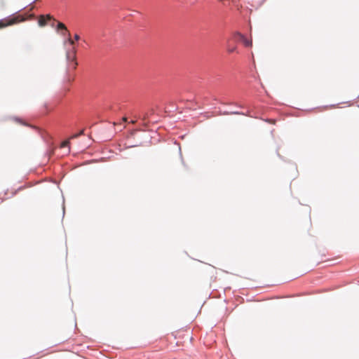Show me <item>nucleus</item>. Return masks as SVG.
<instances>
[{
  "mask_svg": "<svg viewBox=\"0 0 359 359\" xmlns=\"http://www.w3.org/2000/svg\"><path fill=\"white\" fill-rule=\"evenodd\" d=\"M221 114L227 115V114H238V115H245L248 116V114L239 111H227L224 110V111L221 112Z\"/></svg>",
  "mask_w": 359,
  "mask_h": 359,
  "instance_id": "obj_4",
  "label": "nucleus"
},
{
  "mask_svg": "<svg viewBox=\"0 0 359 359\" xmlns=\"http://www.w3.org/2000/svg\"><path fill=\"white\" fill-rule=\"evenodd\" d=\"M56 30L57 32L60 31L64 36L67 35V38L64 40V45L66 46L67 43H68L69 46V48L66 50L67 69L68 71L75 69L77 66V62L76 60V48L74 41L71 39L70 33L65 24L60 22H57Z\"/></svg>",
  "mask_w": 359,
  "mask_h": 359,
  "instance_id": "obj_1",
  "label": "nucleus"
},
{
  "mask_svg": "<svg viewBox=\"0 0 359 359\" xmlns=\"http://www.w3.org/2000/svg\"><path fill=\"white\" fill-rule=\"evenodd\" d=\"M61 147L62 148H67V152L70 151V147H69V140H66L62 142L61 143Z\"/></svg>",
  "mask_w": 359,
  "mask_h": 359,
  "instance_id": "obj_5",
  "label": "nucleus"
},
{
  "mask_svg": "<svg viewBox=\"0 0 359 359\" xmlns=\"http://www.w3.org/2000/svg\"><path fill=\"white\" fill-rule=\"evenodd\" d=\"M51 20H53L52 26H54L55 20L51 15H47L44 18H39L38 20V24L40 27H43L48 23V21Z\"/></svg>",
  "mask_w": 359,
  "mask_h": 359,
  "instance_id": "obj_3",
  "label": "nucleus"
},
{
  "mask_svg": "<svg viewBox=\"0 0 359 359\" xmlns=\"http://www.w3.org/2000/svg\"><path fill=\"white\" fill-rule=\"evenodd\" d=\"M37 0H33L32 2H30V4H33L34 3L35 1H36Z\"/></svg>",
  "mask_w": 359,
  "mask_h": 359,
  "instance_id": "obj_14",
  "label": "nucleus"
},
{
  "mask_svg": "<svg viewBox=\"0 0 359 359\" xmlns=\"http://www.w3.org/2000/svg\"><path fill=\"white\" fill-rule=\"evenodd\" d=\"M229 104H233V105H235L236 107H237L238 108H240V109L244 108V107L243 105L238 104L237 103H230Z\"/></svg>",
  "mask_w": 359,
  "mask_h": 359,
  "instance_id": "obj_8",
  "label": "nucleus"
},
{
  "mask_svg": "<svg viewBox=\"0 0 359 359\" xmlns=\"http://www.w3.org/2000/svg\"><path fill=\"white\" fill-rule=\"evenodd\" d=\"M109 109L111 111H116V110L118 109V106H114V107L109 106Z\"/></svg>",
  "mask_w": 359,
  "mask_h": 359,
  "instance_id": "obj_6",
  "label": "nucleus"
},
{
  "mask_svg": "<svg viewBox=\"0 0 359 359\" xmlns=\"http://www.w3.org/2000/svg\"><path fill=\"white\" fill-rule=\"evenodd\" d=\"M138 145H139L138 144H134V145H128L127 147L128 148H130V147H137Z\"/></svg>",
  "mask_w": 359,
  "mask_h": 359,
  "instance_id": "obj_11",
  "label": "nucleus"
},
{
  "mask_svg": "<svg viewBox=\"0 0 359 359\" xmlns=\"http://www.w3.org/2000/svg\"><path fill=\"white\" fill-rule=\"evenodd\" d=\"M233 37L235 41L242 42L246 47L252 46V41L248 39L244 34L238 32L234 33Z\"/></svg>",
  "mask_w": 359,
  "mask_h": 359,
  "instance_id": "obj_2",
  "label": "nucleus"
},
{
  "mask_svg": "<svg viewBox=\"0 0 359 359\" xmlns=\"http://www.w3.org/2000/svg\"><path fill=\"white\" fill-rule=\"evenodd\" d=\"M15 120L20 123H22V120L19 118H15Z\"/></svg>",
  "mask_w": 359,
  "mask_h": 359,
  "instance_id": "obj_12",
  "label": "nucleus"
},
{
  "mask_svg": "<svg viewBox=\"0 0 359 359\" xmlns=\"http://www.w3.org/2000/svg\"><path fill=\"white\" fill-rule=\"evenodd\" d=\"M0 25H1V26H0V27H5V26H6V25H4V22H3V20H0Z\"/></svg>",
  "mask_w": 359,
  "mask_h": 359,
  "instance_id": "obj_10",
  "label": "nucleus"
},
{
  "mask_svg": "<svg viewBox=\"0 0 359 359\" xmlns=\"http://www.w3.org/2000/svg\"><path fill=\"white\" fill-rule=\"evenodd\" d=\"M62 210H63V216L65 215V205H63V207H62Z\"/></svg>",
  "mask_w": 359,
  "mask_h": 359,
  "instance_id": "obj_13",
  "label": "nucleus"
},
{
  "mask_svg": "<svg viewBox=\"0 0 359 359\" xmlns=\"http://www.w3.org/2000/svg\"><path fill=\"white\" fill-rule=\"evenodd\" d=\"M236 50V47H229L228 48V52L229 53H233Z\"/></svg>",
  "mask_w": 359,
  "mask_h": 359,
  "instance_id": "obj_7",
  "label": "nucleus"
},
{
  "mask_svg": "<svg viewBox=\"0 0 359 359\" xmlns=\"http://www.w3.org/2000/svg\"><path fill=\"white\" fill-rule=\"evenodd\" d=\"M79 39H80V36H79V34H75V35H74V39H75L76 41H79Z\"/></svg>",
  "mask_w": 359,
  "mask_h": 359,
  "instance_id": "obj_9",
  "label": "nucleus"
}]
</instances>
